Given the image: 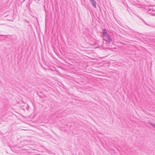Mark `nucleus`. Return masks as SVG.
Here are the masks:
<instances>
[{
  "label": "nucleus",
  "instance_id": "f257e3e1",
  "mask_svg": "<svg viewBox=\"0 0 155 155\" xmlns=\"http://www.w3.org/2000/svg\"><path fill=\"white\" fill-rule=\"evenodd\" d=\"M102 35L104 38V40L108 42H111L112 41V39L107 34V31L105 29L102 30Z\"/></svg>",
  "mask_w": 155,
  "mask_h": 155
},
{
  "label": "nucleus",
  "instance_id": "f03ea898",
  "mask_svg": "<svg viewBox=\"0 0 155 155\" xmlns=\"http://www.w3.org/2000/svg\"><path fill=\"white\" fill-rule=\"evenodd\" d=\"M93 6L95 8H96V2L95 0H89Z\"/></svg>",
  "mask_w": 155,
  "mask_h": 155
},
{
  "label": "nucleus",
  "instance_id": "7ed1b4c3",
  "mask_svg": "<svg viewBox=\"0 0 155 155\" xmlns=\"http://www.w3.org/2000/svg\"><path fill=\"white\" fill-rule=\"evenodd\" d=\"M149 124L150 125L153 127L154 128H155V123H153L151 122L150 121H149L148 122Z\"/></svg>",
  "mask_w": 155,
  "mask_h": 155
},
{
  "label": "nucleus",
  "instance_id": "20e7f679",
  "mask_svg": "<svg viewBox=\"0 0 155 155\" xmlns=\"http://www.w3.org/2000/svg\"><path fill=\"white\" fill-rule=\"evenodd\" d=\"M154 10L155 11V10Z\"/></svg>",
  "mask_w": 155,
  "mask_h": 155
}]
</instances>
